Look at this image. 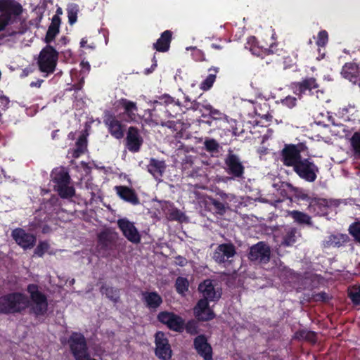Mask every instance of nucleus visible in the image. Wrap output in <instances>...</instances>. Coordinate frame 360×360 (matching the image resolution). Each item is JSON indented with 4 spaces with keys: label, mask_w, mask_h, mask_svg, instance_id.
Here are the masks:
<instances>
[{
    "label": "nucleus",
    "mask_w": 360,
    "mask_h": 360,
    "mask_svg": "<svg viewBox=\"0 0 360 360\" xmlns=\"http://www.w3.org/2000/svg\"><path fill=\"white\" fill-rule=\"evenodd\" d=\"M49 248L50 245L47 241H39L34 249V255L42 257Z\"/></svg>",
    "instance_id": "46"
},
{
    "label": "nucleus",
    "mask_w": 360,
    "mask_h": 360,
    "mask_svg": "<svg viewBox=\"0 0 360 360\" xmlns=\"http://www.w3.org/2000/svg\"><path fill=\"white\" fill-rule=\"evenodd\" d=\"M297 99L295 97L288 96L281 101L283 105L292 108L296 105Z\"/></svg>",
    "instance_id": "54"
},
{
    "label": "nucleus",
    "mask_w": 360,
    "mask_h": 360,
    "mask_svg": "<svg viewBox=\"0 0 360 360\" xmlns=\"http://www.w3.org/2000/svg\"><path fill=\"white\" fill-rule=\"evenodd\" d=\"M204 108L209 112L210 116L214 120H221L223 117V113L217 110L214 108L210 104H207L204 106Z\"/></svg>",
    "instance_id": "50"
},
{
    "label": "nucleus",
    "mask_w": 360,
    "mask_h": 360,
    "mask_svg": "<svg viewBox=\"0 0 360 360\" xmlns=\"http://www.w3.org/2000/svg\"><path fill=\"white\" fill-rule=\"evenodd\" d=\"M194 345L198 354L204 360L212 359V348L207 342V339H195Z\"/></svg>",
    "instance_id": "29"
},
{
    "label": "nucleus",
    "mask_w": 360,
    "mask_h": 360,
    "mask_svg": "<svg viewBox=\"0 0 360 360\" xmlns=\"http://www.w3.org/2000/svg\"><path fill=\"white\" fill-rule=\"evenodd\" d=\"M205 105L201 104L200 103H199L195 100L193 101L192 102H191V105L185 104V107L186 108L187 110L191 109L193 111H196V110L202 111L201 108H204Z\"/></svg>",
    "instance_id": "55"
},
{
    "label": "nucleus",
    "mask_w": 360,
    "mask_h": 360,
    "mask_svg": "<svg viewBox=\"0 0 360 360\" xmlns=\"http://www.w3.org/2000/svg\"><path fill=\"white\" fill-rule=\"evenodd\" d=\"M307 150L308 147L304 142L286 143L280 152L281 161L283 165L293 167L302 158V153Z\"/></svg>",
    "instance_id": "5"
},
{
    "label": "nucleus",
    "mask_w": 360,
    "mask_h": 360,
    "mask_svg": "<svg viewBox=\"0 0 360 360\" xmlns=\"http://www.w3.org/2000/svg\"><path fill=\"white\" fill-rule=\"evenodd\" d=\"M61 23V19L58 15H54L52 17L51 22L48 27V30L46 32L44 42L46 45H50V44L55 39L56 37L60 32V25Z\"/></svg>",
    "instance_id": "28"
},
{
    "label": "nucleus",
    "mask_w": 360,
    "mask_h": 360,
    "mask_svg": "<svg viewBox=\"0 0 360 360\" xmlns=\"http://www.w3.org/2000/svg\"><path fill=\"white\" fill-rule=\"evenodd\" d=\"M68 39L65 36L62 37L59 40V41L63 45H65L68 42Z\"/></svg>",
    "instance_id": "64"
},
{
    "label": "nucleus",
    "mask_w": 360,
    "mask_h": 360,
    "mask_svg": "<svg viewBox=\"0 0 360 360\" xmlns=\"http://www.w3.org/2000/svg\"><path fill=\"white\" fill-rule=\"evenodd\" d=\"M117 226L129 241L135 244L140 243L141 235L133 222L127 218H122L117 220Z\"/></svg>",
    "instance_id": "15"
},
{
    "label": "nucleus",
    "mask_w": 360,
    "mask_h": 360,
    "mask_svg": "<svg viewBox=\"0 0 360 360\" xmlns=\"http://www.w3.org/2000/svg\"><path fill=\"white\" fill-rule=\"evenodd\" d=\"M176 264L181 266H184L187 264V260L185 257L178 256L176 257Z\"/></svg>",
    "instance_id": "59"
},
{
    "label": "nucleus",
    "mask_w": 360,
    "mask_h": 360,
    "mask_svg": "<svg viewBox=\"0 0 360 360\" xmlns=\"http://www.w3.org/2000/svg\"><path fill=\"white\" fill-rule=\"evenodd\" d=\"M312 299L315 302H328L329 300L328 295L325 292H320L312 295Z\"/></svg>",
    "instance_id": "53"
},
{
    "label": "nucleus",
    "mask_w": 360,
    "mask_h": 360,
    "mask_svg": "<svg viewBox=\"0 0 360 360\" xmlns=\"http://www.w3.org/2000/svg\"><path fill=\"white\" fill-rule=\"evenodd\" d=\"M103 122L112 137L116 139H121L124 137V125L113 113L109 111L105 112Z\"/></svg>",
    "instance_id": "11"
},
{
    "label": "nucleus",
    "mask_w": 360,
    "mask_h": 360,
    "mask_svg": "<svg viewBox=\"0 0 360 360\" xmlns=\"http://www.w3.org/2000/svg\"><path fill=\"white\" fill-rule=\"evenodd\" d=\"M319 87L316 78L309 77L304 78L300 82H292L291 89L293 93L298 96L302 95L311 94L313 90H316Z\"/></svg>",
    "instance_id": "14"
},
{
    "label": "nucleus",
    "mask_w": 360,
    "mask_h": 360,
    "mask_svg": "<svg viewBox=\"0 0 360 360\" xmlns=\"http://www.w3.org/2000/svg\"><path fill=\"white\" fill-rule=\"evenodd\" d=\"M87 41H88V40H87L86 37L82 38L80 41V47L92 49L93 46L88 45Z\"/></svg>",
    "instance_id": "60"
},
{
    "label": "nucleus",
    "mask_w": 360,
    "mask_h": 360,
    "mask_svg": "<svg viewBox=\"0 0 360 360\" xmlns=\"http://www.w3.org/2000/svg\"><path fill=\"white\" fill-rule=\"evenodd\" d=\"M158 320L172 330L182 332L184 330V319L173 312L161 311L158 315Z\"/></svg>",
    "instance_id": "12"
},
{
    "label": "nucleus",
    "mask_w": 360,
    "mask_h": 360,
    "mask_svg": "<svg viewBox=\"0 0 360 360\" xmlns=\"http://www.w3.org/2000/svg\"><path fill=\"white\" fill-rule=\"evenodd\" d=\"M87 148V139L84 135H81L78 138L75 143V148L72 153V157L78 158L84 154Z\"/></svg>",
    "instance_id": "39"
},
{
    "label": "nucleus",
    "mask_w": 360,
    "mask_h": 360,
    "mask_svg": "<svg viewBox=\"0 0 360 360\" xmlns=\"http://www.w3.org/2000/svg\"><path fill=\"white\" fill-rule=\"evenodd\" d=\"M100 292L102 295H105L108 299L113 302L115 304L120 302V290L118 288L103 283L100 288Z\"/></svg>",
    "instance_id": "31"
},
{
    "label": "nucleus",
    "mask_w": 360,
    "mask_h": 360,
    "mask_svg": "<svg viewBox=\"0 0 360 360\" xmlns=\"http://www.w3.org/2000/svg\"><path fill=\"white\" fill-rule=\"evenodd\" d=\"M347 296L355 306L360 305V285H354L348 289Z\"/></svg>",
    "instance_id": "41"
},
{
    "label": "nucleus",
    "mask_w": 360,
    "mask_h": 360,
    "mask_svg": "<svg viewBox=\"0 0 360 360\" xmlns=\"http://www.w3.org/2000/svg\"><path fill=\"white\" fill-rule=\"evenodd\" d=\"M198 290L202 293L203 297L210 301H218L221 295V290H216L210 279H206L199 284Z\"/></svg>",
    "instance_id": "19"
},
{
    "label": "nucleus",
    "mask_w": 360,
    "mask_h": 360,
    "mask_svg": "<svg viewBox=\"0 0 360 360\" xmlns=\"http://www.w3.org/2000/svg\"><path fill=\"white\" fill-rule=\"evenodd\" d=\"M30 72V71L27 68H25L24 70H22L20 77H25L28 76Z\"/></svg>",
    "instance_id": "63"
},
{
    "label": "nucleus",
    "mask_w": 360,
    "mask_h": 360,
    "mask_svg": "<svg viewBox=\"0 0 360 360\" xmlns=\"http://www.w3.org/2000/svg\"><path fill=\"white\" fill-rule=\"evenodd\" d=\"M192 51V57L195 61H205L206 60L205 53L200 49H197L196 47H190Z\"/></svg>",
    "instance_id": "52"
},
{
    "label": "nucleus",
    "mask_w": 360,
    "mask_h": 360,
    "mask_svg": "<svg viewBox=\"0 0 360 360\" xmlns=\"http://www.w3.org/2000/svg\"><path fill=\"white\" fill-rule=\"evenodd\" d=\"M290 216L294 221L298 224L312 225L311 218L307 214L298 210H292L290 212Z\"/></svg>",
    "instance_id": "36"
},
{
    "label": "nucleus",
    "mask_w": 360,
    "mask_h": 360,
    "mask_svg": "<svg viewBox=\"0 0 360 360\" xmlns=\"http://www.w3.org/2000/svg\"><path fill=\"white\" fill-rule=\"evenodd\" d=\"M349 240V238L347 234H331L325 238L322 246L323 248H340L345 245Z\"/></svg>",
    "instance_id": "25"
},
{
    "label": "nucleus",
    "mask_w": 360,
    "mask_h": 360,
    "mask_svg": "<svg viewBox=\"0 0 360 360\" xmlns=\"http://www.w3.org/2000/svg\"><path fill=\"white\" fill-rule=\"evenodd\" d=\"M98 241L99 243L105 245V243L109 240H108V235L105 232H101L98 236Z\"/></svg>",
    "instance_id": "56"
},
{
    "label": "nucleus",
    "mask_w": 360,
    "mask_h": 360,
    "mask_svg": "<svg viewBox=\"0 0 360 360\" xmlns=\"http://www.w3.org/2000/svg\"><path fill=\"white\" fill-rule=\"evenodd\" d=\"M328 41V34L326 30H321L318 33L316 44L318 46H325Z\"/></svg>",
    "instance_id": "51"
},
{
    "label": "nucleus",
    "mask_w": 360,
    "mask_h": 360,
    "mask_svg": "<svg viewBox=\"0 0 360 360\" xmlns=\"http://www.w3.org/2000/svg\"><path fill=\"white\" fill-rule=\"evenodd\" d=\"M193 165V161L191 157H186L185 162L183 163L182 167L184 170L185 171L186 169L191 167Z\"/></svg>",
    "instance_id": "58"
},
{
    "label": "nucleus",
    "mask_w": 360,
    "mask_h": 360,
    "mask_svg": "<svg viewBox=\"0 0 360 360\" xmlns=\"http://www.w3.org/2000/svg\"><path fill=\"white\" fill-rule=\"evenodd\" d=\"M351 146L354 153L358 158H360V132L356 131L350 139Z\"/></svg>",
    "instance_id": "43"
},
{
    "label": "nucleus",
    "mask_w": 360,
    "mask_h": 360,
    "mask_svg": "<svg viewBox=\"0 0 360 360\" xmlns=\"http://www.w3.org/2000/svg\"><path fill=\"white\" fill-rule=\"evenodd\" d=\"M152 62H153V64H152L150 68L146 70V74L151 73L153 71L155 70V69L156 68V67L158 65L157 59H156V57H155V53H154V55H153V59H152Z\"/></svg>",
    "instance_id": "57"
},
{
    "label": "nucleus",
    "mask_w": 360,
    "mask_h": 360,
    "mask_svg": "<svg viewBox=\"0 0 360 360\" xmlns=\"http://www.w3.org/2000/svg\"><path fill=\"white\" fill-rule=\"evenodd\" d=\"M349 233L354 238L355 240L360 243V222H354L349 226Z\"/></svg>",
    "instance_id": "48"
},
{
    "label": "nucleus",
    "mask_w": 360,
    "mask_h": 360,
    "mask_svg": "<svg viewBox=\"0 0 360 360\" xmlns=\"http://www.w3.org/2000/svg\"><path fill=\"white\" fill-rule=\"evenodd\" d=\"M167 165L164 160H160L154 158L150 159L147 165V171L159 182L162 180Z\"/></svg>",
    "instance_id": "20"
},
{
    "label": "nucleus",
    "mask_w": 360,
    "mask_h": 360,
    "mask_svg": "<svg viewBox=\"0 0 360 360\" xmlns=\"http://www.w3.org/2000/svg\"><path fill=\"white\" fill-rule=\"evenodd\" d=\"M209 300L200 299L193 309L195 318L198 321H207L214 318V311L209 307Z\"/></svg>",
    "instance_id": "18"
},
{
    "label": "nucleus",
    "mask_w": 360,
    "mask_h": 360,
    "mask_svg": "<svg viewBox=\"0 0 360 360\" xmlns=\"http://www.w3.org/2000/svg\"><path fill=\"white\" fill-rule=\"evenodd\" d=\"M225 172L231 176V179H242L244 178L245 166L240 156L229 149L224 158Z\"/></svg>",
    "instance_id": "7"
},
{
    "label": "nucleus",
    "mask_w": 360,
    "mask_h": 360,
    "mask_svg": "<svg viewBox=\"0 0 360 360\" xmlns=\"http://www.w3.org/2000/svg\"><path fill=\"white\" fill-rule=\"evenodd\" d=\"M119 103L124 109V114L127 115L129 120L134 121L138 111L136 103L127 98H121Z\"/></svg>",
    "instance_id": "30"
},
{
    "label": "nucleus",
    "mask_w": 360,
    "mask_h": 360,
    "mask_svg": "<svg viewBox=\"0 0 360 360\" xmlns=\"http://www.w3.org/2000/svg\"><path fill=\"white\" fill-rule=\"evenodd\" d=\"M189 282L185 277L179 276L176 278L175 281V289L176 291L181 295H185L186 292L188 290Z\"/></svg>",
    "instance_id": "40"
},
{
    "label": "nucleus",
    "mask_w": 360,
    "mask_h": 360,
    "mask_svg": "<svg viewBox=\"0 0 360 360\" xmlns=\"http://www.w3.org/2000/svg\"><path fill=\"white\" fill-rule=\"evenodd\" d=\"M168 219L171 221H181L184 214L181 211L176 207H172L168 210L167 213Z\"/></svg>",
    "instance_id": "49"
},
{
    "label": "nucleus",
    "mask_w": 360,
    "mask_h": 360,
    "mask_svg": "<svg viewBox=\"0 0 360 360\" xmlns=\"http://www.w3.org/2000/svg\"><path fill=\"white\" fill-rule=\"evenodd\" d=\"M23 12L22 6L15 0H0V32L17 21Z\"/></svg>",
    "instance_id": "2"
},
{
    "label": "nucleus",
    "mask_w": 360,
    "mask_h": 360,
    "mask_svg": "<svg viewBox=\"0 0 360 360\" xmlns=\"http://www.w3.org/2000/svg\"><path fill=\"white\" fill-rule=\"evenodd\" d=\"M15 242L24 250L31 249L36 245L37 237L22 228H16L11 232Z\"/></svg>",
    "instance_id": "13"
},
{
    "label": "nucleus",
    "mask_w": 360,
    "mask_h": 360,
    "mask_svg": "<svg viewBox=\"0 0 360 360\" xmlns=\"http://www.w3.org/2000/svg\"><path fill=\"white\" fill-rule=\"evenodd\" d=\"M79 13V6L76 4H72L67 8L68 22L70 25H73L77 22Z\"/></svg>",
    "instance_id": "42"
},
{
    "label": "nucleus",
    "mask_w": 360,
    "mask_h": 360,
    "mask_svg": "<svg viewBox=\"0 0 360 360\" xmlns=\"http://www.w3.org/2000/svg\"><path fill=\"white\" fill-rule=\"evenodd\" d=\"M342 75L350 81L356 80L359 77V66L352 63H345L342 69Z\"/></svg>",
    "instance_id": "33"
},
{
    "label": "nucleus",
    "mask_w": 360,
    "mask_h": 360,
    "mask_svg": "<svg viewBox=\"0 0 360 360\" xmlns=\"http://www.w3.org/2000/svg\"><path fill=\"white\" fill-rule=\"evenodd\" d=\"M117 195L125 202L132 205L140 204V200L136 191L126 186H117L115 188Z\"/></svg>",
    "instance_id": "22"
},
{
    "label": "nucleus",
    "mask_w": 360,
    "mask_h": 360,
    "mask_svg": "<svg viewBox=\"0 0 360 360\" xmlns=\"http://www.w3.org/2000/svg\"><path fill=\"white\" fill-rule=\"evenodd\" d=\"M184 329L191 335L198 334V322L195 320H190L186 323L184 322Z\"/></svg>",
    "instance_id": "45"
},
{
    "label": "nucleus",
    "mask_w": 360,
    "mask_h": 360,
    "mask_svg": "<svg viewBox=\"0 0 360 360\" xmlns=\"http://www.w3.org/2000/svg\"><path fill=\"white\" fill-rule=\"evenodd\" d=\"M162 108H164L165 113L167 114V117H175L181 110V103L169 94H165L153 101V108L151 110L150 115L161 119L158 110H161Z\"/></svg>",
    "instance_id": "4"
},
{
    "label": "nucleus",
    "mask_w": 360,
    "mask_h": 360,
    "mask_svg": "<svg viewBox=\"0 0 360 360\" xmlns=\"http://www.w3.org/2000/svg\"><path fill=\"white\" fill-rule=\"evenodd\" d=\"M142 300L150 311H155L163 302L162 297L156 291L142 292Z\"/></svg>",
    "instance_id": "24"
},
{
    "label": "nucleus",
    "mask_w": 360,
    "mask_h": 360,
    "mask_svg": "<svg viewBox=\"0 0 360 360\" xmlns=\"http://www.w3.org/2000/svg\"><path fill=\"white\" fill-rule=\"evenodd\" d=\"M292 169L300 179L309 183L316 181L319 172L318 166L310 158H302Z\"/></svg>",
    "instance_id": "8"
},
{
    "label": "nucleus",
    "mask_w": 360,
    "mask_h": 360,
    "mask_svg": "<svg viewBox=\"0 0 360 360\" xmlns=\"http://www.w3.org/2000/svg\"><path fill=\"white\" fill-rule=\"evenodd\" d=\"M237 254L236 248L232 243H225L219 245L213 252L212 258L218 264L231 263V258Z\"/></svg>",
    "instance_id": "10"
},
{
    "label": "nucleus",
    "mask_w": 360,
    "mask_h": 360,
    "mask_svg": "<svg viewBox=\"0 0 360 360\" xmlns=\"http://www.w3.org/2000/svg\"><path fill=\"white\" fill-rule=\"evenodd\" d=\"M30 307V300L20 292H10L0 297V313L4 314H21Z\"/></svg>",
    "instance_id": "1"
},
{
    "label": "nucleus",
    "mask_w": 360,
    "mask_h": 360,
    "mask_svg": "<svg viewBox=\"0 0 360 360\" xmlns=\"http://www.w3.org/2000/svg\"><path fill=\"white\" fill-rule=\"evenodd\" d=\"M288 186L293 192V196L297 201H304L308 204L310 202L313 197L310 196L304 189L295 187L290 184H288Z\"/></svg>",
    "instance_id": "38"
},
{
    "label": "nucleus",
    "mask_w": 360,
    "mask_h": 360,
    "mask_svg": "<svg viewBox=\"0 0 360 360\" xmlns=\"http://www.w3.org/2000/svg\"><path fill=\"white\" fill-rule=\"evenodd\" d=\"M204 150L209 153L212 157H217L220 152L221 146L214 139L207 138L204 141Z\"/></svg>",
    "instance_id": "37"
},
{
    "label": "nucleus",
    "mask_w": 360,
    "mask_h": 360,
    "mask_svg": "<svg viewBox=\"0 0 360 360\" xmlns=\"http://www.w3.org/2000/svg\"><path fill=\"white\" fill-rule=\"evenodd\" d=\"M172 39V32L170 30L164 31L157 41L153 44V49L158 52H167L170 48Z\"/></svg>",
    "instance_id": "27"
},
{
    "label": "nucleus",
    "mask_w": 360,
    "mask_h": 360,
    "mask_svg": "<svg viewBox=\"0 0 360 360\" xmlns=\"http://www.w3.org/2000/svg\"><path fill=\"white\" fill-rule=\"evenodd\" d=\"M43 82H44L43 79H37L35 82H32L30 85L31 87L39 88L41 86V85Z\"/></svg>",
    "instance_id": "61"
},
{
    "label": "nucleus",
    "mask_w": 360,
    "mask_h": 360,
    "mask_svg": "<svg viewBox=\"0 0 360 360\" xmlns=\"http://www.w3.org/2000/svg\"><path fill=\"white\" fill-rule=\"evenodd\" d=\"M80 66L86 70L87 71H89L90 70V65L89 63V62H85V61H82L81 63H80Z\"/></svg>",
    "instance_id": "62"
},
{
    "label": "nucleus",
    "mask_w": 360,
    "mask_h": 360,
    "mask_svg": "<svg viewBox=\"0 0 360 360\" xmlns=\"http://www.w3.org/2000/svg\"><path fill=\"white\" fill-rule=\"evenodd\" d=\"M209 205L212 206L214 212L219 215H224L226 212L225 205L219 200L214 198H210Z\"/></svg>",
    "instance_id": "44"
},
{
    "label": "nucleus",
    "mask_w": 360,
    "mask_h": 360,
    "mask_svg": "<svg viewBox=\"0 0 360 360\" xmlns=\"http://www.w3.org/2000/svg\"><path fill=\"white\" fill-rule=\"evenodd\" d=\"M208 71L210 72V74L200 84V89L203 91H207L213 86L216 80L217 73L219 72V68L212 67L208 70Z\"/></svg>",
    "instance_id": "34"
},
{
    "label": "nucleus",
    "mask_w": 360,
    "mask_h": 360,
    "mask_svg": "<svg viewBox=\"0 0 360 360\" xmlns=\"http://www.w3.org/2000/svg\"><path fill=\"white\" fill-rule=\"evenodd\" d=\"M27 291L30 294L31 310L36 315L44 314L48 308L46 295L39 290V286L34 283H30L27 287Z\"/></svg>",
    "instance_id": "6"
},
{
    "label": "nucleus",
    "mask_w": 360,
    "mask_h": 360,
    "mask_svg": "<svg viewBox=\"0 0 360 360\" xmlns=\"http://www.w3.org/2000/svg\"><path fill=\"white\" fill-rule=\"evenodd\" d=\"M329 206L327 199L313 197L308 205L307 210L311 213L321 216L327 214Z\"/></svg>",
    "instance_id": "21"
},
{
    "label": "nucleus",
    "mask_w": 360,
    "mask_h": 360,
    "mask_svg": "<svg viewBox=\"0 0 360 360\" xmlns=\"http://www.w3.org/2000/svg\"><path fill=\"white\" fill-rule=\"evenodd\" d=\"M155 353L157 357L162 360L171 358L172 351L167 339H155Z\"/></svg>",
    "instance_id": "26"
},
{
    "label": "nucleus",
    "mask_w": 360,
    "mask_h": 360,
    "mask_svg": "<svg viewBox=\"0 0 360 360\" xmlns=\"http://www.w3.org/2000/svg\"><path fill=\"white\" fill-rule=\"evenodd\" d=\"M296 232L297 231L294 228L290 229L289 231H288L283 237V244L285 246H290L292 244H294L296 241Z\"/></svg>",
    "instance_id": "47"
},
{
    "label": "nucleus",
    "mask_w": 360,
    "mask_h": 360,
    "mask_svg": "<svg viewBox=\"0 0 360 360\" xmlns=\"http://www.w3.org/2000/svg\"><path fill=\"white\" fill-rule=\"evenodd\" d=\"M271 248L264 241H259L249 248L248 259L254 264H266L271 259Z\"/></svg>",
    "instance_id": "9"
},
{
    "label": "nucleus",
    "mask_w": 360,
    "mask_h": 360,
    "mask_svg": "<svg viewBox=\"0 0 360 360\" xmlns=\"http://www.w3.org/2000/svg\"><path fill=\"white\" fill-rule=\"evenodd\" d=\"M52 181L54 186L70 184L71 178L68 172L63 169H56L53 172Z\"/></svg>",
    "instance_id": "32"
},
{
    "label": "nucleus",
    "mask_w": 360,
    "mask_h": 360,
    "mask_svg": "<svg viewBox=\"0 0 360 360\" xmlns=\"http://www.w3.org/2000/svg\"><path fill=\"white\" fill-rule=\"evenodd\" d=\"M58 60V52L51 45H46L39 53L37 58V65L41 72L45 73V77L53 74L56 68Z\"/></svg>",
    "instance_id": "3"
},
{
    "label": "nucleus",
    "mask_w": 360,
    "mask_h": 360,
    "mask_svg": "<svg viewBox=\"0 0 360 360\" xmlns=\"http://www.w3.org/2000/svg\"><path fill=\"white\" fill-rule=\"evenodd\" d=\"M54 191L63 199L71 198L75 195V189L70 184H63L60 186H54Z\"/></svg>",
    "instance_id": "35"
},
{
    "label": "nucleus",
    "mask_w": 360,
    "mask_h": 360,
    "mask_svg": "<svg viewBox=\"0 0 360 360\" xmlns=\"http://www.w3.org/2000/svg\"><path fill=\"white\" fill-rule=\"evenodd\" d=\"M68 344L75 360H96L90 356L85 339H69Z\"/></svg>",
    "instance_id": "16"
},
{
    "label": "nucleus",
    "mask_w": 360,
    "mask_h": 360,
    "mask_svg": "<svg viewBox=\"0 0 360 360\" xmlns=\"http://www.w3.org/2000/svg\"><path fill=\"white\" fill-rule=\"evenodd\" d=\"M245 47L249 49L253 55L261 57L262 58H264L266 56L273 54V51L270 49L260 46L258 40L254 36L248 38Z\"/></svg>",
    "instance_id": "23"
},
{
    "label": "nucleus",
    "mask_w": 360,
    "mask_h": 360,
    "mask_svg": "<svg viewBox=\"0 0 360 360\" xmlns=\"http://www.w3.org/2000/svg\"><path fill=\"white\" fill-rule=\"evenodd\" d=\"M126 148L131 153H138L143 143V139L139 130L135 127H129L127 131Z\"/></svg>",
    "instance_id": "17"
}]
</instances>
